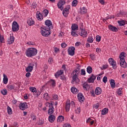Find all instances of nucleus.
Instances as JSON below:
<instances>
[{
	"label": "nucleus",
	"mask_w": 127,
	"mask_h": 127,
	"mask_svg": "<svg viewBox=\"0 0 127 127\" xmlns=\"http://www.w3.org/2000/svg\"><path fill=\"white\" fill-rule=\"evenodd\" d=\"M37 54V50L35 48H29L26 50V56L27 57H33Z\"/></svg>",
	"instance_id": "nucleus-1"
},
{
	"label": "nucleus",
	"mask_w": 127,
	"mask_h": 127,
	"mask_svg": "<svg viewBox=\"0 0 127 127\" xmlns=\"http://www.w3.org/2000/svg\"><path fill=\"white\" fill-rule=\"evenodd\" d=\"M40 32L42 36H44L45 37H47L51 34L50 29L46 28V26H43L40 28Z\"/></svg>",
	"instance_id": "nucleus-2"
},
{
	"label": "nucleus",
	"mask_w": 127,
	"mask_h": 127,
	"mask_svg": "<svg viewBox=\"0 0 127 127\" xmlns=\"http://www.w3.org/2000/svg\"><path fill=\"white\" fill-rule=\"evenodd\" d=\"M125 52H122L120 56V66L123 68H127V64L126 62V60H125Z\"/></svg>",
	"instance_id": "nucleus-3"
},
{
	"label": "nucleus",
	"mask_w": 127,
	"mask_h": 127,
	"mask_svg": "<svg viewBox=\"0 0 127 127\" xmlns=\"http://www.w3.org/2000/svg\"><path fill=\"white\" fill-rule=\"evenodd\" d=\"M75 105L74 101H71V102H70V100H67L65 105V112H69V111H70V108H71V107L72 108H75Z\"/></svg>",
	"instance_id": "nucleus-4"
},
{
	"label": "nucleus",
	"mask_w": 127,
	"mask_h": 127,
	"mask_svg": "<svg viewBox=\"0 0 127 127\" xmlns=\"http://www.w3.org/2000/svg\"><path fill=\"white\" fill-rule=\"evenodd\" d=\"M19 30V25L17 22L13 21L12 24V31L13 32H16V31H18Z\"/></svg>",
	"instance_id": "nucleus-5"
},
{
	"label": "nucleus",
	"mask_w": 127,
	"mask_h": 127,
	"mask_svg": "<svg viewBox=\"0 0 127 127\" xmlns=\"http://www.w3.org/2000/svg\"><path fill=\"white\" fill-rule=\"evenodd\" d=\"M72 80L71 81L72 84H74L75 83H76V84L79 83L80 79L78 78V74L72 72Z\"/></svg>",
	"instance_id": "nucleus-6"
},
{
	"label": "nucleus",
	"mask_w": 127,
	"mask_h": 127,
	"mask_svg": "<svg viewBox=\"0 0 127 127\" xmlns=\"http://www.w3.org/2000/svg\"><path fill=\"white\" fill-rule=\"evenodd\" d=\"M80 29L81 30V32H79V34L82 37L85 38L87 37L88 36V32L87 30L83 29V26L80 27Z\"/></svg>",
	"instance_id": "nucleus-7"
},
{
	"label": "nucleus",
	"mask_w": 127,
	"mask_h": 127,
	"mask_svg": "<svg viewBox=\"0 0 127 127\" xmlns=\"http://www.w3.org/2000/svg\"><path fill=\"white\" fill-rule=\"evenodd\" d=\"M7 89L8 91H16L17 89H18V87H17V84H8L7 85Z\"/></svg>",
	"instance_id": "nucleus-8"
},
{
	"label": "nucleus",
	"mask_w": 127,
	"mask_h": 127,
	"mask_svg": "<svg viewBox=\"0 0 127 127\" xmlns=\"http://www.w3.org/2000/svg\"><path fill=\"white\" fill-rule=\"evenodd\" d=\"M109 63L111 66H112V68L113 69H117V62H116V61L114 60L113 58H110L108 60Z\"/></svg>",
	"instance_id": "nucleus-9"
},
{
	"label": "nucleus",
	"mask_w": 127,
	"mask_h": 127,
	"mask_svg": "<svg viewBox=\"0 0 127 127\" xmlns=\"http://www.w3.org/2000/svg\"><path fill=\"white\" fill-rule=\"evenodd\" d=\"M75 47L73 46L69 47L67 50L68 55L70 56H74L75 55Z\"/></svg>",
	"instance_id": "nucleus-10"
},
{
	"label": "nucleus",
	"mask_w": 127,
	"mask_h": 127,
	"mask_svg": "<svg viewBox=\"0 0 127 127\" xmlns=\"http://www.w3.org/2000/svg\"><path fill=\"white\" fill-rule=\"evenodd\" d=\"M66 3V1L64 0H60L57 4L58 7L61 9V10H63L64 7L63 5Z\"/></svg>",
	"instance_id": "nucleus-11"
},
{
	"label": "nucleus",
	"mask_w": 127,
	"mask_h": 127,
	"mask_svg": "<svg viewBox=\"0 0 127 127\" xmlns=\"http://www.w3.org/2000/svg\"><path fill=\"white\" fill-rule=\"evenodd\" d=\"M34 62H31L28 65V66L26 68V72H32L33 70V67H34Z\"/></svg>",
	"instance_id": "nucleus-12"
},
{
	"label": "nucleus",
	"mask_w": 127,
	"mask_h": 127,
	"mask_svg": "<svg viewBox=\"0 0 127 127\" xmlns=\"http://www.w3.org/2000/svg\"><path fill=\"white\" fill-rule=\"evenodd\" d=\"M45 24L46 25V27L47 28H49L50 29H51V28H53V27L52 26V22L50 20H47L45 22Z\"/></svg>",
	"instance_id": "nucleus-13"
},
{
	"label": "nucleus",
	"mask_w": 127,
	"mask_h": 127,
	"mask_svg": "<svg viewBox=\"0 0 127 127\" xmlns=\"http://www.w3.org/2000/svg\"><path fill=\"white\" fill-rule=\"evenodd\" d=\"M28 107V106L27 105V103H20L19 105V108L20 110H22V111H24V110H26Z\"/></svg>",
	"instance_id": "nucleus-14"
},
{
	"label": "nucleus",
	"mask_w": 127,
	"mask_h": 127,
	"mask_svg": "<svg viewBox=\"0 0 127 127\" xmlns=\"http://www.w3.org/2000/svg\"><path fill=\"white\" fill-rule=\"evenodd\" d=\"M96 78H97L96 75L92 74L87 81L88 83H94V82H95V80H96Z\"/></svg>",
	"instance_id": "nucleus-15"
},
{
	"label": "nucleus",
	"mask_w": 127,
	"mask_h": 127,
	"mask_svg": "<svg viewBox=\"0 0 127 127\" xmlns=\"http://www.w3.org/2000/svg\"><path fill=\"white\" fill-rule=\"evenodd\" d=\"M56 120V117L54 115H51L48 117V121L50 123H54Z\"/></svg>",
	"instance_id": "nucleus-16"
},
{
	"label": "nucleus",
	"mask_w": 127,
	"mask_h": 127,
	"mask_svg": "<svg viewBox=\"0 0 127 127\" xmlns=\"http://www.w3.org/2000/svg\"><path fill=\"white\" fill-rule=\"evenodd\" d=\"M36 18L40 21H41V20L43 19V16L42 15V14H41V13H40L39 11H37L36 13Z\"/></svg>",
	"instance_id": "nucleus-17"
},
{
	"label": "nucleus",
	"mask_w": 127,
	"mask_h": 127,
	"mask_svg": "<svg viewBox=\"0 0 127 127\" xmlns=\"http://www.w3.org/2000/svg\"><path fill=\"white\" fill-rule=\"evenodd\" d=\"M77 98L78 101L82 103V102H84V100H85V98L84 97V95L82 94V93H79L77 95Z\"/></svg>",
	"instance_id": "nucleus-18"
},
{
	"label": "nucleus",
	"mask_w": 127,
	"mask_h": 127,
	"mask_svg": "<svg viewBox=\"0 0 127 127\" xmlns=\"http://www.w3.org/2000/svg\"><path fill=\"white\" fill-rule=\"evenodd\" d=\"M108 28L111 31H113V32H117L119 30L117 28H116L115 26H113L112 25H110L108 26Z\"/></svg>",
	"instance_id": "nucleus-19"
},
{
	"label": "nucleus",
	"mask_w": 127,
	"mask_h": 127,
	"mask_svg": "<svg viewBox=\"0 0 127 127\" xmlns=\"http://www.w3.org/2000/svg\"><path fill=\"white\" fill-rule=\"evenodd\" d=\"M64 70H58L56 74H55V76L56 77V78H59V76H61V75H62L63 74H64Z\"/></svg>",
	"instance_id": "nucleus-20"
},
{
	"label": "nucleus",
	"mask_w": 127,
	"mask_h": 127,
	"mask_svg": "<svg viewBox=\"0 0 127 127\" xmlns=\"http://www.w3.org/2000/svg\"><path fill=\"white\" fill-rule=\"evenodd\" d=\"M27 23L28 24V25L31 26V25H33V24H34V21L33 19H32V18H29L27 20Z\"/></svg>",
	"instance_id": "nucleus-21"
},
{
	"label": "nucleus",
	"mask_w": 127,
	"mask_h": 127,
	"mask_svg": "<svg viewBox=\"0 0 127 127\" xmlns=\"http://www.w3.org/2000/svg\"><path fill=\"white\" fill-rule=\"evenodd\" d=\"M53 113H54V107H53V105H51L50 107H49L48 114V115H52Z\"/></svg>",
	"instance_id": "nucleus-22"
},
{
	"label": "nucleus",
	"mask_w": 127,
	"mask_h": 127,
	"mask_svg": "<svg viewBox=\"0 0 127 127\" xmlns=\"http://www.w3.org/2000/svg\"><path fill=\"white\" fill-rule=\"evenodd\" d=\"M64 120H65V118H64V117L63 116H62V115L59 116L58 117L57 122L61 123H62V122H64Z\"/></svg>",
	"instance_id": "nucleus-23"
},
{
	"label": "nucleus",
	"mask_w": 127,
	"mask_h": 127,
	"mask_svg": "<svg viewBox=\"0 0 127 127\" xmlns=\"http://www.w3.org/2000/svg\"><path fill=\"white\" fill-rule=\"evenodd\" d=\"M43 98L46 101H48L50 99V96H49L48 93H45L43 94Z\"/></svg>",
	"instance_id": "nucleus-24"
},
{
	"label": "nucleus",
	"mask_w": 127,
	"mask_h": 127,
	"mask_svg": "<svg viewBox=\"0 0 127 127\" xmlns=\"http://www.w3.org/2000/svg\"><path fill=\"white\" fill-rule=\"evenodd\" d=\"M83 88L84 90L85 91H88L89 90V88H90V86H89V84H88V83L87 82H84L83 84Z\"/></svg>",
	"instance_id": "nucleus-25"
},
{
	"label": "nucleus",
	"mask_w": 127,
	"mask_h": 127,
	"mask_svg": "<svg viewBox=\"0 0 127 127\" xmlns=\"http://www.w3.org/2000/svg\"><path fill=\"white\" fill-rule=\"evenodd\" d=\"M87 8L86 7H82L80 8V13L81 14H85V13H87Z\"/></svg>",
	"instance_id": "nucleus-26"
},
{
	"label": "nucleus",
	"mask_w": 127,
	"mask_h": 127,
	"mask_svg": "<svg viewBox=\"0 0 127 127\" xmlns=\"http://www.w3.org/2000/svg\"><path fill=\"white\" fill-rule=\"evenodd\" d=\"M79 29V26L76 23L72 24L71 26V30H78Z\"/></svg>",
	"instance_id": "nucleus-27"
},
{
	"label": "nucleus",
	"mask_w": 127,
	"mask_h": 127,
	"mask_svg": "<svg viewBox=\"0 0 127 127\" xmlns=\"http://www.w3.org/2000/svg\"><path fill=\"white\" fill-rule=\"evenodd\" d=\"M71 92L73 93V94H78L79 93V90L76 88L75 87H72L71 88Z\"/></svg>",
	"instance_id": "nucleus-28"
},
{
	"label": "nucleus",
	"mask_w": 127,
	"mask_h": 127,
	"mask_svg": "<svg viewBox=\"0 0 127 127\" xmlns=\"http://www.w3.org/2000/svg\"><path fill=\"white\" fill-rule=\"evenodd\" d=\"M102 93V89L100 87H97L95 89L96 95H101Z\"/></svg>",
	"instance_id": "nucleus-29"
},
{
	"label": "nucleus",
	"mask_w": 127,
	"mask_h": 127,
	"mask_svg": "<svg viewBox=\"0 0 127 127\" xmlns=\"http://www.w3.org/2000/svg\"><path fill=\"white\" fill-rule=\"evenodd\" d=\"M108 112H109V109L107 108H105L101 111V115L105 116V115H107Z\"/></svg>",
	"instance_id": "nucleus-30"
},
{
	"label": "nucleus",
	"mask_w": 127,
	"mask_h": 127,
	"mask_svg": "<svg viewBox=\"0 0 127 127\" xmlns=\"http://www.w3.org/2000/svg\"><path fill=\"white\" fill-rule=\"evenodd\" d=\"M87 41L88 43H93L94 42V38L92 36H90L88 37Z\"/></svg>",
	"instance_id": "nucleus-31"
},
{
	"label": "nucleus",
	"mask_w": 127,
	"mask_h": 127,
	"mask_svg": "<svg viewBox=\"0 0 127 127\" xmlns=\"http://www.w3.org/2000/svg\"><path fill=\"white\" fill-rule=\"evenodd\" d=\"M14 42V38L13 36H10V38L8 39V44H12Z\"/></svg>",
	"instance_id": "nucleus-32"
},
{
	"label": "nucleus",
	"mask_w": 127,
	"mask_h": 127,
	"mask_svg": "<svg viewBox=\"0 0 127 127\" xmlns=\"http://www.w3.org/2000/svg\"><path fill=\"white\" fill-rule=\"evenodd\" d=\"M110 85L112 89L116 88V82H115V80L114 79H111L110 80Z\"/></svg>",
	"instance_id": "nucleus-33"
},
{
	"label": "nucleus",
	"mask_w": 127,
	"mask_h": 127,
	"mask_svg": "<svg viewBox=\"0 0 127 127\" xmlns=\"http://www.w3.org/2000/svg\"><path fill=\"white\" fill-rule=\"evenodd\" d=\"M29 90L30 92H32V93H36L37 91V90L36 89V88H35V87H32V86L29 87Z\"/></svg>",
	"instance_id": "nucleus-34"
},
{
	"label": "nucleus",
	"mask_w": 127,
	"mask_h": 127,
	"mask_svg": "<svg viewBox=\"0 0 127 127\" xmlns=\"http://www.w3.org/2000/svg\"><path fill=\"white\" fill-rule=\"evenodd\" d=\"M86 123L87 124H90V125H91V126H92V125H94V121L91 118H88L86 121Z\"/></svg>",
	"instance_id": "nucleus-35"
},
{
	"label": "nucleus",
	"mask_w": 127,
	"mask_h": 127,
	"mask_svg": "<svg viewBox=\"0 0 127 127\" xmlns=\"http://www.w3.org/2000/svg\"><path fill=\"white\" fill-rule=\"evenodd\" d=\"M1 94L3 95V96H6L7 95V90L4 88L1 90Z\"/></svg>",
	"instance_id": "nucleus-36"
},
{
	"label": "nucleus",
	"mask_w": 127,
	"mask_h": 127,
	"mask_svg": "<svg viewBox=\"0 0 127 127\" xmlns=\"http://www.w3.org/2000/svg\"><path fill=\"white\" fill-rule=\"evenodd\" d=\"M87 72L88 74H91L93 72V68L90 66H88L87 67Z\"/></svg>",
	"instance_id": "nucleus-37"
},
{
	"label": "nucleus",
	"mask_w": 127,
	"mask_h": 127,
	"mask_svg": "<svg viewBox=\"0 0 127 127\" xmlns=\"http://www.w3.org/2000/svg\"><path fill=\"white\" fill-rule=\"evenodd\" d=\"M7 112L8 115H11L12 114V110L9 106H7Z\"/></svg>",
	"instance_id": "nucleus-38"
},
{
	"label": "nucleus",
	"mask_w": 127,
	"mask_h": 127,
	"mask_svg": "<svg viewBox=\"0 0 127 127\" xmlns=\"http://www.w3.org/2000/svg\"><path fill=\"white\" fill-rule=\"evenodd\" d=\"M118 23L120 26H124L126 24V22L124 20L118 21Z\"/></svg>",
	"instance_id": "nucleus-39"
},
{
	"label": "nucleus",
	"mask_w": 127,
	"mask_h": 127,
	"mask_svg": "<svg viewBox=\"0 0 127 127\" xmlns=\"http://www.w3.org/2000/svg\"><path fill=\"white\" fill-rule=\"evenodd\" d=\"M72 73L78 74L80 73V67H78L76 69L72 71Z\"/></svg>",
	"instance_id": "nucleus-40"
},
{
	"label": "nucleus",
	"mask_w": 127,
	"mask_h": 127,
	"mask_svg": "<svg viewBox=\"0 0 127 127\" xmlns=\"http://www.w3.org/2000/svg\"><path fill=\"white\" fill-rule=\"evenodd\" d=\"M31 120H32V121H34V122H36L37 120L36 116L33 114L31 115Z\"/></svg>",
	"instance_id": "nucleus-41"
},
{
	"label": "nucleus",
	"mask_w": 127,
	"mask_h": 127,
	"mask_svg": "<svg viewBox=\"0 0 127 127\" xmlns=\"http://www.w3.org/2000/svg\"><path fill=\"white\" fill-rule=\"evenodd\" d=\"M72 31H71V34L72 35V36H74V37H77V36H78V34H77V33L76 32V31H75V30H72Z\"/></svg>",
	"instance_id": "nucleus-42"
},
{
	"label": "nucleus",
	"mask_w": 127,
	"mask_h": 127,
	"mask_svg": "<svg viewBox=\"0 0 127 127\" xmlns=\"http://www.w3.org/2000/svg\"><path fill=\"white\" fill-rule=\"evenodd\" d=\"M100 104L99 103H96L95 104L93 105V108L98 109H99V107H100Z\"/></svg>",
	"instance_id": "nucleus-43"
},
{
	"label": "nucleus",
	"mask_w": 127,
	"mask_h": 127,
	"mask_svg": "<svg viewBox=\"0 0 127 127\" xmlns=\"http://www.w3.org/2000/svg\"><path fill=\"white\" fill-rule=\"evenodd\" d=\"M77 4H78V1H77V0H74L72 2V6H76Z\"/></svg>",
	"instance_id": "nucleus-44"
},
{
	"label": "nucleus",
	"mask_w": 127,
	"mask_h": 127,
	"mask_svg": "<svg viewBox=\"0 0 127 127\" xmlns=\"http://www.w3.org/2000/svg\"><path fill=\"white\" fill-rule=\"evenodd\" d=\"M52 96L53 100H54V101H57V100H58V95H57V94H53Z\"/></svg>",
	"instance_id": "nucleus-45"
},
{
	"label": "nucleus",
	"mask_w": 127,
	"mask_h": 127,
	"mask_svg": "<svg viewBox=\"0 0 127 127\" xmlns=\"http://www.w3.org/2000/svg\"><path fill=\"white\" fill-rule=\"evenodd\" d=\"M54 51L55 53H56V54H57V53H59V52H60V50H59V48L57 47H55L54 49Z\"/></svg>",
	"instance_id": "nucleus-46"
},
{
	"label": "nucleus",
	"mask_w": 127,
	"mask_h": 127,
	"mask_svg": "<svg viewBox=\"0 0 127 127\" xmlns=\"http://www.w3.org/2000/svg\"><path fill=\"white\" fill-rule=\"evenodd\" d=\"M50 82L52 87H55V86L56 85V82H55V80L52 79L51 80Z\"/></svg>",
	"instance_id": "nucleus-47"
},
{
	"label": "nucleus",
	"mask_w": 127,
	"mask_h": 127,
	"mask_svg": "<svg viewBox=\"0 0 127 127\" xmlns=\"http://www.w3.org/2000/svg\"><path fill=\"white\" fill-rule=\"evenodd\" d=\"M46 107H48V108H50L51 106H53V104L52 103H50L48 102H46L45 103Z\"/></svg>",
	"instance_id": "nucleus-48"
},
{
	"label": "nucleus",
	"mask_w": 127,
	"mask_h": 127,
	"mask_svg": "<svg viewBox=\"0 0 127 127\" xmlns=\"http://www.w3.org/2000/svg\"><path fill=\"white\" fill-rule=\"evenodd\" d=\"M3 82L4 84H7V82H8V78L7 77H4L3 79Z\"/></svg>",
	"instance_id": "nucleus-49"
},
{
	"label": "nucleus",
	"mask_w": 127,
	"mask_h": 127,
	"mask_svg": "<svg viewBox=\"0 0 127 127\" xmlns=\"http://www.w3.org/2000/svg\"><path fill=\"white\" fill-rule=\"evenodd\" d=\"M0 42L1 43H4V38H3V37H2V36H1V35H0Z\"/></svg>",
	"instance_id": "nucleus-50"
},
{
	"label": "nucleus",
	"mask_w": 127,
	"mask_h": 127,
	"mask_svg": "<svg viewBox=\"0 0 127 127\" xmlns=\"http://www.w3.org/2000/svg\"><path fill=\"white\" fill-rule=\"evenodd\" d=\"M75 112L76 114H79L81 113V108H80V107L77 108V109H75Z\"/></svg>",
	"instance_id": "nucleus-51"
},
{
	"label": "nucleus",
	"mask_w": 127,
	"mask_h": 127,
	"mask_svg": "<svg viewBox=\"0 0 127 127\" xmlns=\"http://www.w3.org/2000/svg\"><path fill=\"white\" fill-rule=\"evenodd\" d=\"M109 68V65L108 64H105L101 67L102 70H105V69H108Z\"/></svg>",
	"instance_id": "nucleus-52"
},
{
	"label": "nucleus",
	"mask_w": 127,
	"mask_h": 127,
	"mask_svg": "<svg viewBox=\"0 0 127 127\" xmlns=\"http://www.w3.org/2000/svg\"><path fill=\"white\" fill-rule=\"evenodd\" d=\"M122 91H123V89L122 88L118 89V90H117L118 95H119V96L120 95H122Z\"/></svg>",
	"instance_id": "nucleus-53"
},
{
	"label": "nucleus",
	"mask_w": 127,
	"mask_h": 127,
	"mask_svg": "<svg viewBox=\"0 0 127 127\" xmlns=\"http://www.w3.org/2000/svg\"><path fill=\"white\" fill-rule=\"evenodd\" d=\"M44 15L45 16H46L47 15H48L49 11L47 9H45L43 11Z\"/></svg>",
	"instance_id": "nucleus-54"
},
{
	"label": "nucleus",
	"mask_w": 127,
	"mask_h": 127,
	"mask_svg": "<svg viewBox=\"0 0 127 127\" xmlns=\"http://www.w3.org/2000/svg\"><path fill=\"white\" fill-rule=\"evenodd\" d=\"M103 82L104 83H107V82H108V77H107V76H104L103 78Z\"/></svg>",
	"instance_id": "nucleus-55"
},
{
	"label": "nucleus",
	"mask_w": 127,
	"mask_h": 127,
	"mask_svg": "<svg viewBox=\"0 0 127 127\" xmlns=\"http://www.w3.org/2000/svg\"><path fill=\"white\" fill-rule=\"evenodd\" d=\"M96 41H97V42H100V41H101V36H96Z\"/></svg>",
	"instance_id": "nucleus-56"
},
{
	"label": "nucleus",
	"mask_w": 127,
	"mask_h": 127,
	"mask_svg": "<svg viewBox=\"0 0 127 127\" xmlns=\"http://www.w3.org/2000/svg\"><path fill=\"white\" fill-rule=\"evenodd\" d=\"M90 94L92 97H96V94H95V91L94 90L90 91Z\"/></svg>",
	"instance_id": "nucleus-57"
},
{
	"label": "nucleus",
	"mask_w": 127,
	"mask_h": 127,
	"mask_svg": "<svg viewBox=\"0 0 127 127\" xmlns=\"http://www.w3.org/2000/svg\"><path fill=\"white\" fill-rule=\"evenodd\" d=\"M81 75H82V76L86 75V71H85V69H81Z\"/></svg>",
	"instance_id": "nucleus-58"
},
{
	"label": "nucleus",
	"mask_w": 127,
	"mask_h": 127,
	"mask_svg": "<svg viewBox=\"0 0 127 127\" xmlns=\"http://www.w3.org/2000/svg\"><path fill=\"white\" fill-rule=\"evenodd\" d=\"M48 62L49 64H52L53 63V59L52 58H50L49 59Z\"/></svg>",
	"instance_id": "nucleus-59"
},
{
	"label": "nucleus",
	"mask_w": 127,
	"mask_h": 127,
	"mask_svg": "<svg viewBox=\"0 0 127 127\" xmlns=\"http://www.w3.org/2000/svg\"><path fill=\"white\" fill-rule=\"evenodd\" d=\"M63 14L64 16H65V17H67V16H68V14H69V13L63 11Z\"/></svg>",
	"instance_id": "nucleus-60"
},
{
	"label": "nucleus",
	"mask_w": 127,
	"mask_h": 127,
	"mask_svg": "<svg viewBox=\"0 0 127 127\" xmlns=\"http://www.w3.org/2000/svg\"><path fill=\"white\" fill-rule=\"evenodd\" d=\"M61 46L63 48H65V47H67V44H66V43H63L62 44H61Z\"/></svg>",
	"instance_id": "nucleus-61"
},
{
	"label": "nucleus",
	"mask_w": 127,
	"mask_h": 127,
	"mask_svg": "<svg viewBox=\"0 0 127 127\" xmlns=\"http://www.w3.org/2000/svg\"><path fill=\"white\" fill-rule=\"evenodd\" d=\"M79 45H81V42H76L75 44V46L76 47H78Z\"/></svg>",
	"instance_id": "nucleus-62"
},
{
	"label": "nucleus",
	"mask_w": 127,
	"mask_h": 127,
	"mask_svg": "<svg viewBox=\"0 0 127 127\" xmlns=\"http://www.w3.org/2000/svg\"><path fill=\"white\" fill-rule=\"evenodd\" d=\"M102 75H103L102 73L99 74V76L97 77V79L99 80H101L102 79V76H101Z\"/></svg>",
	"instance_id": "nucleus-63"
},
{
	"label": "nucleus",
	"mask_w": 127,
	"mask_h": 127,
	"mask_svg": "<svg viewBox=\"0 0 127 127\" xmlns=\"http://www.w3.org/2000/svg\"><path fill=\"white\" fill-rule=\"evenodd\" d=\"M64 127H71V125L68 124H65L64 125Z\"/></svg>",
	"instance_id": "nucleus-64"
}]
</instances>
